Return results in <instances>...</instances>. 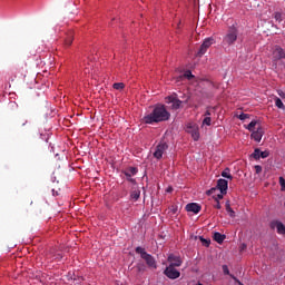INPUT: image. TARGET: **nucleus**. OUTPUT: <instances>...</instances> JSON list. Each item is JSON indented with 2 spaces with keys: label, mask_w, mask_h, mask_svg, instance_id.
Here are the masks:
<instances>
[{
  "label": "nucleus",
  "mask_w": 285,
  "mask_h": 285,
  "mask_svg": "<svg viewBox=\"0 0 285 285\" xmlns=\"http://www.w3.org/2000/svg\"><path fill=\"white\" fill-rule=\"evenodd\" d=\"M168 119H170V114L168 109H166V106L157 105L150 114L144 116L142 124L153 126L155 124H161V121H168Z\"/></svg>",
  "instance_id": "f257e3e1"
},
{
  "label": "nucleus",
  "mask_w": 285,
  "mask_h": 285,
  "mask_svg": "<svg viewBox=\"0 0 285 285\" xmlns=\"http://www.w3.org/2000/svg\"><path fill=\"white\" fill-rule=\"evenodd\" d=\"M285 51L282 47L275 46L272 49V68L277 70L278 66H284Z\"/></svg>",
  "instance_id": "f03ea898"
},
{
  "label": "nucleus",
  "mask_w": 285,
  "mask_h": 285,
  "mask_svg": "<svg viewBox=\"0 0 285 285\" xmlns=\"http://www.w3.org/2000/svg\"><path fill=\"white\" fill-rule=\"evenodd\" d=\"M136 253L140 255L141 259H144L149 268L157 269V261L153 255L146 252L144 247H136Z\"/></svg>",
  "instance_id": "7ed1b4c3"
},
{
  "label": "nucleus",
  "mask_w": 285,
  "mask_h": 285,
  "mask_svg": "<svg viewBox=\"0 0 285 285\" xmlns=\"http://www.w3.org/2000/svg\"><path fill=\"white\" fill-rule=\"evenodd\" d=\"M238 35L239 32L237 31V27L233 24L232 27L228 28L225 37L223 38V43H225V46H233V43L237 41Z\"/></svg>",
  "instance_id": "20e7f679"
},
{
  "label": "nucleus",
  "mask_w": 285,
  "mask_h": 285,
  "mask_svg": "<svg viewBox=\"0 0 285 285\" xmlns=\"http://www.w3.org/2000/svg\"><path fill=\"white\" fill-rule=\"evenodd\" d=\"M217 190H219V193H222L223 195H226L227 190H228V180L226 179H218L217 181V188H212L207 191V195H215V193H217Z\"/></svg>",
  "instance_id": "39448f33"
},
{
  "label": "nucleus",
  "mask_w": 285,
  "mask_h": 285,
  "mask_svg": "<svg viewBox=\"0 0 285 285\" xmlns=\"http://www.w3.org/2000/svg\"><path fill=\"white\" fill-rule=\"evenodd\" d=\"M186 132L191 136L194 141H199V126L195 122H188L186 126Z\"/></svg>",
  "instance_id": "423d86ee"
},
{
  "label": "nucleus",
  "mask_w": 285,
  "mask_h": 285,
  "mask_svg": "<svg viewBox=\"0 0 285 285\" xmlns=\"http://www.w3.org/2000/svg\"><path fill=\"white\" fill-rule=\"evenodd\" d=\"M213 43H215V39L213 38H206L203 43L200 45L196 57H204L205 52L208 51V48H210V46H213Z\"/></svg>",
  "instance_id": "0eeeda50"
},
{
  "label": "nucleus",
  "mask_w": 285,
  "mask_h": 285,
  "mask_svg": "<svg viewBox=\"0 0 285 285\" xmlns=\"http://www.w3.org/2000/svg\"><path fill=\"white\" fill-rule=\"evenodd\" d=\"M164 275L168 277V279H179V277H181V273L177 271V268L173 267L171 265L165 268Z\"/></svg>",
  "instance_id": "6e6552de"
},
{
  "label": "nucleus",
  "mask_w": 285,
  "mask_h": 285,
  "mask_svg": "<svg viewBox=\"0 0 285 285\" xmlns=\"http://www.w3.org/2000/svg\"><path fill=\"white\" fill-rule=\"evenodd\" d=\"M139 170L137 169V167H129L127 170L124 171V175L127 179V181H129L130 184H137V180L132 177H135V175H137Z\"/></svg>",
  "instance_id": "1a4fd4ad"
},
{
  "label": "nucleus",
  "mask_w": 285,
  "mask_h": 285,
  "mask_svg": "<svg viewBox=\"0 0 285 285\" xmlns=\"http://www.w3.org/2000/svg\"><path fill=\"white\" fill-rule=\"evenodd\" d=\"M167 262L169 263V266H171L174 268H178L179 266H181V264H184V261H181V257H179L175 254H170L167 257Z\"/></svg>",
  "instance_id": "9d476101"
},
{
  "label": "nucleus",
  "mask_w": 285,
  "mask_h": 285,
  "mask_svg": "<svg viewBox=\"0 0 285 285\" xmlns=\"http://www.w3.org/2000/svg\"><path fill=\"white\" fill-rule=\"evenodd\" d=\"M166 150H168V145L166 142H160L157 147L156 150L154 153V157L156 159H161V157H164V153H166Z\"/></svg>",
  "instance_id": "9b49d317"
},
{
  "label": "nucleus",
  "mask_w": 285,
  "mask_h": 285,
  "mask_svg": "<svg viewBox=\"0 0 285 285\" xmlns=\"http://www.w3.org/2000/svg\"><path fill=\"white\" fill-rule=\"evenodd\" d=\"M187 213H194V215H197L202 212V206L197 203H189L186 205Z\"/></svg>",
  "instance_id": "f8f14e48"
},
{
  "label": "nucleus",
  "mask_w": 285,
  "mask_h": 285,
  "mask_svg": "<svg viewBox=\"0 0 285 285\" xmlns=\"http://www.w3.org/2000/svg\"><path fill=\"white\" fill-rule=\"evenodd\" d=\"M268 155H271V153H268V151H262L259 148H256L255 150H254V153L252 154V157L254 158V159H266V157H268Z\"/></svg>",
  "instance_id": "ddd939ff"
},
{
  "label": "nucleus",
  "mask_w": 285,
  "mask_h": 285,
  "mask_svg": "<svg viewBox=\"0 0 285 285\" xmlns=\"http://www.w3.org/2000/svg\"><path fill=\"white\" fill-rule=\"evenodd\" d=\"M250 137L252 139H254V141H257L259 144V141H262V137H264V128L257 127V130L253 131Z\"/></svg>",
  "instance_id": "4468645a"
},
{
  "label": "nucleus",
  "mask_w": 285,
  "mask_h": 285,
  "mask_svg": "<svg viewBox=\"0 0 285 285\" xmlns=\"http://www.w3.org/2000/svg\"><path fill=\"white\" fill-rule=\"evenodd\" d=\"M169 104H171L173 110H179L181 108L183 101L179 100V98L171 96L169 97Z\"/></svg>",
  "instance_id": "2eb2a0df"
},
{
  "label": "nucleus",
  "mask_w": 285,
  "mask_h": 285,
  "mask_svg": "<svg viewBox=\"0 0 285 285\" xmlns=\"http://www.w3.org/2000/svg\"><path fill=\"white\" fill-rule=\"evenodd\" d=\"M271 226L272 228H276L278 235H285V226L283 225L282 222L279 220L272 222Z\"/></svg>",
  "instance_id": "dca6fc26"
},
{
  "label": "nucleus",
  "mask_w": 285,
  "mask_h": 285,
  "mask_svg": "<svg viewBox=\"0 0 285 285\" xmlns=\"http://www.w3.org/2000/svg\"><path fill=\"white\" fill-rule=\"evenodd\" d=\"M131 271L137 275H141L144 273H146V264L144 263H137L132 268Z\"/></svg>",
  "instance_id": "f3484780"
},
{
  "label": "nucleus",
  "mask_w": 285,
  "mask_h": 285,
  "mask_svg": "<svg viewBox=\"0 0 285 285\" xmlns=\"http://www.w3.org/2000/svg\"><path fill=\"white\" fill-rule=\"evenodd\" d=\"M72 41H75V32L69 31L65 38V47L70 48V46H72Z\"/></svg>",
  "instance_id": "a211bd4d"
},
{
  "label": "nucleus",
  "mask_w": 285,
  "mask_h": 285,
  "mask_svg": "<svg viewBox=\"0 0 285 285\" xmlns=\"http://www.w3.org/2000/svg\"><path fill=\"white\" fill-rule=\"evenodd\" d=\"M214 239L217 242V244H224V239H226V235H223L222 233H214Z\"/></svg>",
  "instance_id": "6ab92c4d"
},
{
  "label": "nucleus",
  "mask_w": 285,
  "mask_h": 285,
  "mask_svg": "<svg viewBox=\"0 0 285 285\" xmlns=\"http://www.w3.org/2000/svg\"><path fill=\"white\" fill-rule=\"evenodd\" d=\"M139 197H141V190H139V189L131 190L130 199H132L134 202H137L139 199Z\"/></svg>",
  "instance_id": "aec40b11"
},
{
  "label": "nucleus",
  "mask_w": 285,
  "mask_h": 285,
  "mask_svg": "<svg viewBox=\"0 0 285 285\" xmlns=\"http://www.w3.org/2000/svg\"><path fill=\"white\" fill-rule=\"evenodd\" d=\"M226 212L228 213L229 217L234 218L235 217V210H233V207H230V203L227 202L225 205Z\"/></svg>",
  "instance_id": "412c9836"
},
{
  "label": "nucleus",
  "mask_w": 285,
  "mask_h": 285,
  "mask_svg": "<svg viewBox=\"0 0 285 285\" xmlns=\"http://www.w3.org/2000/svg\"><path fill=\"white\" fill-rule=\"evenodd\" d=\"M222 177H224L225 179H233V175H230V168H225L222 171Z\"/></svg>",
  "instance_id": "4be33fe9"
},
{
  "label": "nucleus",
  "mask_w": 285,
  "mask_h": 285,
  "mask_svg": "<svg viewBox=\"0 0 285 285\" xmlns=\"http://www.w3.org/2000/svg\"><path fill=\"white\" fill-rule=\"evenodd\" d=\"M274 101H275V106H276L277 108H279L281 110H285V106H284V102H282V99L275 97V98H274Z\"/></svg>",
  "instance_id": "5701e85b"
},
{
  "label": "nucleus",
  "mask_w": 285,
  "mask_h": 285,
  "mask_svg": "<svg viewBox=\"0 0 285 285\" xmlns=\"http://www.w3.org/2000/svg\"><path fill=\"white\" fill-rule=\"evenodd\" d=\"M256 126H257L256 120H252V121L247 125L246 129L249 130V132H255V127H256Z\"/></svg>",
  "instance_id": "b1692460"
},
{
  "label": "nucleus",
  "mask_w": 285,
  "mask_h": 285,
  "mask_svg": "<svg viewBox=\"0 0 285 285\" xmlns=\"http://www.w3.org/2000/svg\"><path fill=\"white\" fill-rule=\"evenodd\" d=\"M114 90H124L126 88V85L124 82H115L112 85Z\"/></svg>",
  "instance_id": "393cba45"
},
{
  "label": "nucleus",
  "mask_w": 285,
  "mask_h": 285,
  "mask_svg": "<svg viewBox=\"0 0 285 285\" xmlns=\"http://www.w3.org/2000/svg\"><path fill=\"white\" fill-rule=\"evenodd\" d=\"M199 239H200L203 246H206V248H208V246H210V239H206V238H204V236H200Z\"/></svg>",
  "instance_id": "a878e982"
},
{
  "label": "nucleus",
  "mask_w": 285,
  "mask_h": 285,
  "mask_svg": "<svg viewBox=\"0 0 285 285\" xmlns=\"http://www.w3.org/2000/svg\"><path fill=\"white\" fill-rule=\"evenodd\" d=\"M273 18L275 19V21H278V23H282V13L281 12H275L273 14Z\"/></svg>",
  "instance_id": "bb28decb"
},
{
  "label": "nucleus",
  "mask_w": 285,
  "mask_h": 285,
  "mask_svg": "<svg viewBox=\"0 0 285 285\" xmlns=\"http://www.w3.org/2000/svg\"><path fill=\"white\" fill-rule=\"evenodd\" d=\"M180 101H183V104H188V101H190V95H186L184 94L181 97H180Z\"/></svg>",
  "instance_id": "cd10ccee"
},
{
  "label": "nucleus",
  "mask_w": 285,
  "mask_h": 285,
  "mask_svg": "<svg viewBox=\"0 0 285 285\" xmlns=\"http://www.w3.org/2000/svg\"><path fill=\"white\" fill-rule=\"evenodd\" d=\"M210 124H212L210 116L205 117L203 120V126H210Z\"/></svg>",
  "instance_id": "c85d7f7f"
},
{
  "label": "nucleus",
  "mask_w": 285,
  "mask_h": 285,
  "mask_svg": "<svg viewBox=\"0 0 285 285\" xmlns=\"http://www.w3.org/2000/svg\"><path fill=\"white\" fill-rule=\"evenodd\" d=\"M177 210H178L177 205H171L169 207V213H171L173 215H177Z\"/></svg>",
  "instance_id": "c756f323"
},
{
  "label": "nucleus",
  "mask_w": 285,
  "mask_h": 285,
  "mask_svg": "<svg viewBox=\"0 0 285 285\" xmlns=\"http://www.w3.org/2000/svg\"><path fill=\"white\" fill-rule=\"evenodd\" d=\"M249 115L248 114H240L238 115V119H240V121H246V119H248Z\"/></svg>",
  "instance_id": "7c9ffc66"
},
{
  "label": "nucleus",
  "mask_w": 285,
  "mask_h": 285,
  "mask_svg": "<svg viewBox=\"0 0 285 285\" xmlns=\"http://www.w3.org/2000/svg\"><path fill=\"white\" fill-rule=\"evenodd\" d=\"M183 77H185V79H193L195 76H193V72L186 71Z\"/></svg>",
  "instance_id": "2f4dec72"
},
{
  "label": "nucleus",
  "mask_w": 285,
  "mask_h": 285,
  "mask_svg": "<svg viewBox=\"0 0 285 285\" xmlns=\"http://www.w3.org/2000/svg\"><path fill=\"white\" fill-rule=\"evenodd\" d=\"M279 184H281L282 190H285V179H284V177H279Z\"/></svg>",
  "instance_id": "473e14b6"
},
{
  "label": "nucleus",
  "mask_w": 285,
  "mask_h": 285,
  "mask_svg": "<svg viewBox=\"0 0 285 285\" xmlns=\"http://www.w3.org/2000/svg\"><path fill=\"white\" fill-rule=\"evenodd\" d=\"M223 272L225 275H230V271L228 269V266H226V265L223 266Z\"/></svg>",
  "instance_id": "72a5a7b5"
},
{
  "label": "nucleus",
  "mask_w": 285,
  "mask_h": 285,
  "mask_svg": "<svg viewBox=\"0 0 285 285\" xmlns=\"http://www.w3.org/2000/svg\"><path fill=\"white\" fill-rule=\"evenodd\" d=\"M255 170H256V174L259 175V173H262V166L256 165Z\"/></svg>",
  "instance_id": "f704fd0d"
},
{
  "label": "nucleus",
  "mask_w": 285,
  "mask_h": 285,
  "mask_svg": "<svg viewBox=\"0 0 285 285\" xmlns=\"http://www.w3.org/2000/svg\"><path fill=\"white\" fill-rule=\"evenodd\" d=\"M219 199H224V194L222 191L216 196V202H219Z\"/></svg>",
  "instance_id": "c9c22d12"
},
{
  "label": "nucleus",
  "mask_w": 285,
  "mask_h": 285,
  "mask_svg": "<svg viewBox=\"0 0 285 285\" xmlns=\"http://www.w3.org/2000/svg\"><path fill=\"white\" fill-rule=\"evenodd\" d=\"M214 207L217 208V210L222 209V204H219V200H216V205Z\"/></svg>",
  "instance_id": "e433bc0d"
},
{
  "label": "nucleus",
  "mask_w": 285,
  "mask_h": 285,
  "mask_svg": "<svg viewBox=\"0 0 285 285\" xmlns=\"http://www.w3.org/2000/svg\"><path fill=\"white\" fill-rule=\"evenodd\" d=\"M277 92H278V95H279V97H281L282 99H285V92H284V91L278 90Z\"/></svg>",
  "instance_id": "4c0bfd02"
},
{
  "label": "nucleus",
  "mask_w": 285,
  "mask_h": 285,
  "mask_svg": "<svg viewBox=\"0 0 285 285\" xmlns=\"http://www.w3.org/2000/svg\"><path fill=\"white\" fill-rule=\"evenodd\" d=\"M205 117H210V110H207V111L205 112Z\"/></svg>",
  "instance_id": "58836bf2"
},
{
  "label": "nucleus",
  "mask_w": 285,
  "mask_h": 285,
  "mask_svg": "<svg viewBox=\"0 0 285 285\" xmlns=\"http://www.w3.org/2000/svg\"><path fill=\"white\" fill-rule=\"evenodd\" d=\"M171 190H173V188L169 187V188L167 189V193H170Z\"/></svg>",
  "instance_id": "ea45409f"
},
{
  "label": "nucleus",
  "mask_w": 285,
  "mask_h": 285,
  "mask_svg": "<svg viewBox=\"0 0 285 285\" xmlns=\"http://www.w3.org/2000/svg\"><path fill=\"white\" fill-rule=\"evenodd\" d=\"M237 283H238L239 285H244V284H242V282H239V281H237Z\"/></svg>",
  "instance_id": "a19ab883"
},
{
  "label": "nucleus",
  "mask_w": 285,
  "mask_h": 285,
  "mask_svg": "<svg viewBox=\"0 0 285 285\" xmlns=\"http://www.w3.org/2000/svg\"><path fill=\"white\" fill-rule=\"evenodd\" d=\"M26 124H28V121L23 122L22 126H26Z\"/></svg>",
  "instance_id": "79ce46f5"
},
{
  "label": "nucleus",
  "mask_w": 285,
  "mask_h": 285,
  "mask_svg": "<svg viewBox=\"0 0 285 285\" xmlns=\"http://www.w3.org/2000/svg\"><path fill=\"white\" fill-rule=\"evenodd\" d=\"M273 28H276V29H277V26L273 24Z\"/></svg>",
  "instance_id": "37998d69"
}]
</instances>
